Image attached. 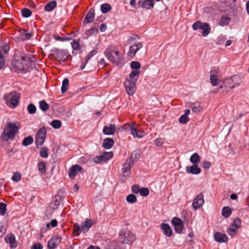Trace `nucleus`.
Returning a JSON list of instances; mask_svg holds the SVG:
<instances>
[{
	"label": "nucleus",
	"instance_id": "obj_1",
	"mask_svg": "<svg viewBox=\"0 0 249 249\" xmlns=\"http://www.w3.org/2000/svg\"><path fill=\"white\" fill-rule=\"evenodd\" d=\"M33 55L28 53L21 55L20 58L13 61L12 65L17 72L22 71L25 73L28 71V70L32 66L33 59Z\"/></svg>",
	"mask_w": 249,
	"mask_h": 249
},
{
	"label": "nucleus",
	"instance_id": "obj_2",
	"mask_svg": "<svg viewBox=\"0 0 249 249\" xmlns=\"http://www.w3.org/2000/svg\"><path fill=\"white\" fill-rule=\"evenodd\" d=\"M19 127L17 126L16 124L13 123H9L6 125L7 132L3 131L1 135V137L3 141H7L9 139H13L16 134L18 132Z\"/></svg>",
	"mask_w": 249,
	"mask_h": 249
},
{
	"label": "nucleus",
	"instance_id": "obj_3",
	"mask_svg": "<svg viewBox=\"0 0 249 249\" xmlns=\"http://www.w3.org/2000/svg\"><path fill=\"white\" fill-rule=\"evenodd\" d=\"M3 98L7 105L15 108L19 103L20 96L18 93L14 91L5 94Z\"/></svg>",
	"mask_w": 249,
	"mask_h": 249
},
{
	"label": "nucleus",
	"instance_id": "obj_4",
	"mask_svg": "<svg viewBox=\"0 0 249 249\" xmlns=\"http://www.w3.org/2000/svg\"><path fill=\"white\" fill-rule=\"evenodd\" d=\"M194 30L198 29L202 30V35L203 36H207L211 32V28L209 24L206 22H202L199 20L196 21L192 26Z\"/></svg>",
	"mask_w": 249,
	"mask_h": 249
},
{
	"label": "nucleus",
	"instance_id": "obj_5",
	"mask_svg": "<svg viewBox=\"0 0 249 249\" xmlns=\"http://www.w3.org/2000/svg\"><path fill=\"white\" fill-rule=\"evenodd\" d=\"M119 235L121 242L123 244H131L136 239L135 234L128 231H121Z\"/></svg>",
	"mask_w": 249,
	"mask_h": 249
},
{
	"label": "nucleus",
	"instance_id": "obj_6",
	"mask_svg": "<svg viewBox=\"0 0 249 249\" xmlns=\"http://www.w3.org/2000/svg\"><path fill=\"white\" fill-rule=\"evenodd\" d=\"M241 84V79L239 76L233 75L228 79H226L224 82V85L225 87L230 89H232L240 86Z\"/></svg>",
	"mask_w": 249,
	"mask_h": 249
},
{
	"label": "nucleus",
	"instance_id": "obj_7",
	"mask_svg": "<svg viewBox=\"0 0 249 249\" xmlns=\"http://www.w3.org/2000/svg\"><path fill=\"white\" fill-rule=\"evenodd\" d=\"M107 58L111 62L117 65L120 63L121 56L119 55V51H114L111 50H107L105 53Z\"/></svg>",
	"mask_w": 249,
	"mask_h": 249
},
{
	"label": "nucleus",
	"instance_id": "obj_8",
	"mask_svg": "<svg viewBox=\"0 0 249 249\" xmlns=\"http://www.w3.org/2000/svg\"><path fill=\"white\" fill-rule=\"evenodd\" d=\"M10 47L7 44L0 46V70L5 66V56L8 53Z\"/></svg>",
	"mask_w": 249,
	"mask_h": 249
},
{
	"label": "nucleus",
	"instance_id": "obj_9",
	"mask_svg": "<svg viewBox=\"0 0 249 249\" xmlns=\"http://www.w3.org/2000/svg\"><path fill=\"white\" fill-rule=\"evenodd\" d=\"M46 133L47 130L45 127H42L38 130L35 138L37 145H42L43 144L46 139Z\"/></svg>",
	"mask_w": 249,
	"mask_h": 249
},
{
	"label": "nucleus",
	"instance_id": "obj_10",
	"mask_svg": "<svg viewBox=\"0 0 249 249\" xmlns=\"http://www.w3.org/2000/svg\"><path fill=\"white\" fill-rule=\"evenodd\" d=\"M136 82L135 80L126 79L124 82L125 90L129 95H132L136 90Z\"/></svg>",
	"mask_w": 249,
	"mask_h": 249
},
{
	"label": "nucleus",
	"instance_id": "obj_11",
	"mask_svg": "<svg viewBox=\"0 0 249 249\" xmlns=\"http://www.w3.org/2000/svg\"><path fill=\"white\" fill-rule=\"evenodd\" d=\"M133 165V162H131V160H128V159L126 160L125 162L123 165L122 169L121 175L123 177H124L125 178L129 177L130 170Z\"/></svg>",
	"mask_w": 249,
	"mask_h": 249
},
{
	"label": "nucleus",
	"instance_id": "obj_12",
	"mask_svg": "<svg viewBox=\"0 0 249 249\" xmlns=\"http://www.w3.org/2000/svg\"><path fill=\"white\" fill-rule=\"evenodd\" d=\"M172 223L174 227L175 231L177 233H181L184 229L182 221L179 218L175 217L172 220Z\"/></svg>",
	"mask_w": 249,
	"mask_h": 249
},
{
	"label": "nucleus",
	"instance_id": "obj_13",
	"mask_svg": "<svg viewBox=\"0 0 249 249\" xmlns=\"http://www.w3.org/2000/svg\"><path fill=\"white\" fill-rule=\"evenodd\" d=\"M67 52L64 50L56 49L53 51V56L58 61H64L67 58Z\"/></svg>",
	"mask_w": 249,
	"mask_h": 249
},
{
	"label": "nucleus",
	"instance_id": "obj_14",
	"mask_svg": "<svg viewBox=\"0 0 249 249\" xmlns=\"http://www.w3.org/2000/svg\"><path fill=\"white\" fill-rule=\"evenodd\" d=\"M204 203V196L202 193L197 195L194 199L192 206L195 210L200 208Z\"/></svg>",
	"mask_w": 249,
	"mask_h": 249
},
{
	"label": "nucleus",
	"instance_id": "obj_15",
	"mask_svg": "<svg viewBox=\"0 0 249 249\" xmlns=\"http://www.w3.org/2000/svg\"><path fill=\"white\" fill-rule=\"evenodd\" d=\"M5 241L6 243L9 244L11 249L16 248L18 245V243L16 240V238L14 234H8L5 237Z\"/></svg>",
	"mask_w": 249,
	"mask_h": 249
},
{
	"label": "nucleus",
	"instance_id": "obj_16",
	"mask_svg": "<svg viewBox=\"0 0 249 249\" xmlns=\"http://www.w3.org/2000/svg\"><path fill=\"white\" fill-rule=\"evenodd\" d=\"M61 241V238L59 236L52 237L48 242V249H55L60 243Z\"/></svg>",
	"mask_w": 249,
	"mask_h": 249
},
{
	"label": "nucleus",
	"instance_id": "obj_17",
	"mask_svg": "<svg viewBox=\"0 0 249 249\" xmlns=\"http://www.w3.org/2000/svg\"><path fill=\"white\" fill-rule=\"evenodd\" d=\"M142 42H139L130 46L127 55L130 57L134 56L137 51L142 48Z\"/></svg>",
	"mask_w": 249,
	"mask_h": 249
},
{
	"label": "nucleus",
	"instance_id": "obj_18",
	"mask_svg": "<svg viewBox=\"0 0 249 249\" xmlns=\"http://www.w3.org/2000/svg\"><path fill=\"white\" fill-rule=\"evenodd\" d=\"M131 131V134L135 138H142L145 135L144 131L142 129H137V124L134 127H132Z\"/></svg>",
	"mask_w": 249,
	"mask_h": 249
},
{
	"label": "nucleus",
	"instance_id": "obj_19",
	"mask_svg": "<svg viewBox=\"0 0 249 249\" xmlns=\"http://www.w3.org/2000/svg\"><path fill=\"white\" fill-rule=\"evenodd\" d=\"M138 5L142 8L150 9L153 7V0H139Z\"/></svg>",
	"mask_w": 249,
	"mask_h": 249
},
{
	"label": "nucleus",
	"instance_id": "obj_20",
	"mask_svg": "<svg viewBox=\"0 0 249 249\" xmlns=\"http://www.w3.org/2000/svg\"><path fill=\"white\" fill-rule=\"evenodd\" d=\"M116 130V126L114 124H110L109 126H105L103 132L105 135H113Z\"/></svg>",
	"mask_w": 249,
	"mask_h": 249
},
{
	"label": "nucleus",
	"instance_id": "obj_21",
	"mask_svg": "<svg viewBox=\"0 0 249 249\" xmlns=\"http://www.w3.org/2000/svg\"><path fill=\"white\" fill-rule=\"evenodd\" d=\"M186 171L188 173L197 175L201 172V169L196 164H193L192 166H187L186 167Z\"/></svg>",
	"mask_w": 249,
	"mask_h": 249
},
{
	"label": "nucleus",
	"instance_id": "obj_22",
	"mask_svg": "<svg viewBox=\"0 0 249 249\" xmlns=\"http://www.w3.org/2000/svg\"><path fill=\"white\" fill-rule=\"evenodd\" d=\"M95 17V11L93 8H91L84 19V23H89L93 21Z\"/></svg>",
	"mask_w": 249,
	"mask_h": 249
},
{
	"label": "nucleus",
	"instance_id": "obj_23",
	"mask_svg": "<svg viewBox=\"0 0 249 249\" xmlns=\"http://www.w3.org/2000/svg\"><path fill=\"white\" fill-rule=\"evenodd\" d=\"M214 240L219 243L226 242L228 238L225 234H222L219 232H216L213 235Z\"/></svg>",
	"mask_w": 249,
	"mask_h": 249
},
{
	"label": "nucleus",
	"instance_id": "obj_24",
	"mask_svg": "<svg viewBox=\"0 0 249 249\" xmlns=\"http://www.w3.org/2000/svg\"><path fill=\"white\" fill-rule=\"evenodd\" d=\"M82 168L78 165H74L69 169V176L71 178H74L78 171L82 170Z\"/></svg>",
	"mask_w": 249,
	"mask_h": 249
},
{
	"label": "nucleus",
	"instance_id": "obj_25",
	"mask_svg": "<svg viewBox=\"0 0 249 249\" xmlns=\"http://www.w3.org/2000/svg\"><path fill=\"white\" fill-rule=\"evenodd\" d=\"M32 36V33H26V30H22V32H21L18 37H17V41H24L27 39H29Z\"/></svg>",
	"mask_w": 249,
	"mask_h": 249
},
{
	"label": "nucleus",
	"instance_id": "obj_26",
	"mask_svg": "<svg viewBox=\"0 0 249 249\" xmlns=\"http://www.w3.org/2000/svg\"><path fill=\"white\" fill-rule=\"evenodd\" d=\"M114 142L112 139L107 138L104 140L102 146L106 149H110L114 145Z\"/></svg>",
	"mask_w": 249,
	"mask_h": 249
},
{
	"label": "nucleus",
	"instance_id": "obj_27",
	"mask_svg": "<svg viewBox=\"0 0 249 249\" xmlns=\"http://www.w3.org/2000/svg\"><path fill=\"white\" fill-rule=\"evenodd\" d=\"M190 113V110L189 109H185L184 114L182 115L179 118L178 121L179 123L182 124H187L189 121L188 115Z\"/></svg>",
	"mask_w": 249,
	"mask_h": 249
},
{
	"label": "nucleus",
	"instance_id": "obj_28",
	"mask_svg": "<svg viewBox=\"0 0 249 249\" xmlns=\"http://www.w3.org/2000/svg\"><path fill=\"white\" fill-rule=\"evenodd\" d=\"M160 227L162 230L164 231V234L167 237H170L172 235V231L168 224L163 223L161 225Z\"/></svg>",
	"mask_w": 249,
	"mask_h": 249
},
{
	"label": "nucleus",
	"instance_id": "obj_29",
	"mask_svg": "<svg viewBox=\"0 0 249 249\" xmlns=\"http://www.w3.org/2000/svg\"><path fill=\"white\" fill-rule=\"evenodd\" d=\"M57 5L55 0H51L48 2L45 6L44 9L45 11L50 12L53 11Z\"/></svg>",
	"mask_w": 249,
	"mask_h": 249
},
{
	"label": "nucleus",
	"instance_id": "obj_30",
	"mask_svg": "<svg viewBox=\"0 0 249 249\" xmlns=\"http://www.w3.org/2000/svg\"><path fill=\"white\" fill-rule=\"evenodd\" d=\"M92 223L90 220L87 219L85 221L81 224V229L83 231L87 232L91 227Z\"/></svg>",
	"mask_w": 249,
	"mask_h": 249
},
{
	"label": "nucleus",
	"instance_id": "obj_31",
	"mask_svg": "<svg viewBox=\"0 0 249 249\" xmlns=\"http://www.w3.org/2000/svg\"><path fill=\"white\" fill-rule=\"evenodd\" d=\"M231 18L226 16H222L218 22L219 25L221 26H227L229 24Z\"/></svg>",
	"mask_w": 249,
	"mask_h": 249
},
{
	"label": "nucleus",
	"instance_id": "obj_32",
	"mask_svg": "<svg viewBox=\"0 0 249 249\" xmlns=\"http://www.w3.org/2000/svg\"><path fill=\"white\" fill-rule=\"evenodd\" d=\"M210 73L211 83L213 86H215L217 85L218 81H219V79L217 78V76L214 74V73H217V71H211Z\"/></svg>",
	"mask_w": 249,
	"mask_h": 249
},
{
	"label": "nucleus",
	"instance_id": "obj_33",
	"mask_svg": "<svg viewBox=\"0 0 249 249\" xmlns=\"http://www.w3.org/2000/svg\"><path fill=\"white\" fill-rule=\"evenodd\" d=\"M189 107L192 108V111L195 113H199L203 108L200 105L196 103H191Z\"/></svg>",
	"mask_w": 249,
	"mask_h": 249
},
{
	"label": "nucleus",
	"instance_id": "obj_34",
	"mask_svg": "<svg viewBox=\"0 0 249 249\" xmlns=\"http://www.w3.org/2000/svg\"><path fill=\"white\" fill-rule=\"evenodd\" d=\"M96 54V51L94 50L91 51L86 57L85 62L84 64L82 63L80 67V70H83L86 64L88 63L89 60L91 58L92 56Z\"/></svg>",
	"mask_w": 249,
	"mask_h": 249
},
{
	"label": "nucleus",
	"instance_id": "obj_35",
	"mask_svg": "<svg viewBox=\"0 0 249 249\" xmlns=\"http://www.w3.org/2000/svg\"><path fill=\"white\" fill-rule=\"evenodd\" d=\"M140 74V70H133L129 74V79L128 80H135L136 82L138 80V77Z\"/></svg>",
	"mask_w": 249,
	"mask_h": 249
},
{
	"label": "nucleus",
	"instance_id": "obj_36",
	"mask_svg": "<svg viewBox=\"0 0 249 249\" xmlns=\"http://www.w3.org/2000/svg\"><path fill=\"white\" fill-rule=\"evenodd\" d=\"M190 160L193 164H196L200 161V156L196 153H194L191 156Z\"/></svg>",
	"mask_w": 249,
	"mask_h": 249
},
{
	"label": "nucleus",
	"instance_id": "obj_37",
	"mask_svg": "<svg viewBox=\"0 0 249 249\" xmlns=\"http://www.w3.org/2000/svg\"><path fill=\"white\" fill-rule=\"evenodd\" d=\"M231 209L229 206L224 207L222 211V214L226 218L229 217L231 214Z\"/></svg>",
	"mask_w": 249,
	"mask_h": 249
},
{
	"label": "nucleus",
	"instance_id": "obj_38",
	"mask_svg": "<svg viewBox=\"0 0 249 249\" xmlns=\"http://www.w3.org/2000/svg\"><path fill=\"white\" fill-rule=\"evenodd\" d=\"M33 142H34L33 138L31 136H29L27 137H25L23 139L22 142V144L23 146H28L29 145L32 144L33 143Z\"/></svg>",
	"mask_w": 249,
	"mask_h": 249
},
{
	"label": "nucleus",
	"instance_id": "obj_39",
	"mask_svg": "<svg viewBox=\"0 0 249 249\" xmlns=\"http://www.w3.org/2000/svg\"><path fill=\"white\" fill-rule=\"evenodd\" d=\"M111 9V6L108 3H104L101 6V10L104 14H106Z\"/></svg>",
	"mask_w": 249,
	"mask_h": 249
},
{
	"label": "nucleus",
	"instance_id": "obj_40",
	"mask_svg": "<svg viewBox=\"0 0 249 249\" xmlns=\"http://www.w3.org/2000/svg\"><path fill=\"white\" fill-rule=\"evenodd\" d=\"M140 157V153L138 151H135L131 153L130 158L128 160H131V162H133V164H134V162L139 159Z\"/></svg>",
	"mask_w": 249,
	"mask_h": 249
},
{
	"label": "nucleus",
	"instance_id": "obj_41",
	"mask_svg": "<svg viewBox=\"0 0 249 249\" xmlns=\"http://www.w3.org/2000/svg\"><path fill=\"white\" fill-rule=\"evenodd\" d=\"M39 107L43 111H46L49 109L50 106L45 100H42L39 103Z\"/></svg>",
	"mask_w": 249,
	"mask_h": 249
},
{
	"label": "nucleus",
	"instance_id": "obj_42",
	"mask_svg": "<svg viewBox=\"0 0 249 249\" xmlns=\"http://www.w3.org/2000/svg\"><path fill=\"white\" fill-rule=\"evenodd\" d=\"M69 84V80L67 78H65L62 81V85L61 88V91L62 93L67 91V87Z\"/></svg>",
	"mask_w": 249,
	"mask_h": 249
},
{
	"label": "nucleus",
	"instance_id": "obj_43",
	"mask_svg": "<svg viewBox=\"0 0 249 249\" xmlns=\"http://www.w3.org/2000/svg\"><path fill=\"white\" fill-rule=\"evenodd\" d=\"M37 167L40 173L44 174L46 172V164L44 161L38 163Z\"/></svg>",
	"mask_w": 249,
	"mask_h": 249
},
{
	"label": "nucleus",
	"instance_id": "obj_44",
	"mask_svg": "<svg viewBox=\"0 0 249 249\" xmlns=\"http://www.w3.org/2000/svg\"><path fill=\"white\" fill-rule=\"evenodd\" d=\"M83 231L81 229V227L78 224H75L73 226V234L76 236H78L81 232Z\"/></svg>",
	"mask_w": 249,
	"mask_h": 249
},
{
	"label": "nucleus",
	"instance_id": "obj_45",
	"mask_svg": "<svg viewBox=\"0 0 249 249\" xmlns=\"http://www.w3.org/2000/svg\"><path fill=\"white\" fill-rule=\"evenodd\" d=\"M237 229H236V228H234L231 226L227 230V233L229 234V235L233 237L236 235V231H237Z\"/></svg>",
	"mask_w": 249,
	"mask_h": 249
},
{
	"label": "nucleus",
	"instance_id": "obj_46",
	"mask_svg": "<svg viewBox=\"0 0 249 249\" xmlns=\"http://www.w3.org/2000/svg\"><path fill=\"white\" fill-rule=\"evenodd\" d=\"M27 111L29 114H35L36 111V108L34 104H30L27 107Z\"/></svg>",
	"mask_w": 249,
	"mask_h": 249
},
{
	"label": "nucleus",
	"instance_id": "obj_47",
	"mask_svg": "<svg viewBox=\"0 0 249 249\" xmlns=\"http://www.w3.org/2000/svg\"><path fill=\"white\" fill-rule=\"evenodd\" d=\"M126 201L129 203H134L137 202L136 196L133 194H130L126 197Z\"/></svg>",
	"mask_w": 249,
	"mask_h": 249
},
{
	"label": "nucleus",
	"instance_id": "obj_48",
	"mask_svg": "<svg viewBox=\"0 0 249 249\" xmlns=\"http://www.w3.org/2000/svg\"><path fill=\"white\" fill-rule=\"evenodd\" d=\"M22 16L24 18H28L32 15V11L28 8H25L21 10Z\"/></svg>",
	"mask_w": 249,
	"mask_h": 249
},
{
	"label": "nucleus",
	"instance_id": "obj_49",
	"mask_svg": "<svg viewBox=\"0 0 249 249\" xmlns=\"http://www.w3.org/2000/svg\"><path fill=\"white\" fill-rule=\"evenodd\" d=\"M61 125V122L58 120H53L51 123V125L55 129H58L60 128Z\"/></svg>",
	"mask_w": 249,
	"mask_h": 249
},
{
	"label": "nucleus",
	"instance_id": "obj_50",
	"mask_svg": "<svg viewBox=\"0 0 249 249\" xmlns=\"http://www.w3.org/2000/svg\"><path fill=\"white\" fill-rule=\"evenodd\" d=\"M104 158L105 157H103L102 155H101L98 156H96L94 158H93L92 161L94 163H100L103 161H106Z\"/></svg>",
	"mask_w": 249,
	"mask_h": 249
},
{
	"label": "nucleus",
	"instance_id": "obj_51",
	"mask_svg": "<svg viewBox=\"0 0 249 249\" xmlns=\"http://www.w3.org/2000/svg\"><path fill=\"white\" fill-rule=\"evenodd\" d=\"M241 224V221L240 219H239V218H236L234 219V220L233 221L232 224L231 226L234 228H236V229H238L240 227Z\"/></svg>",
	"mask_w": 249,
	"mask_h": 249
},
{
	"label": "nucleus",
	"instance_id": "obj_52",
	"mask_svg": "<svg viewBox=\"0 0 249 249\" xmlns=\"http://www.w3.org/2000/svg\"><path fill=\"white\" fill-rule=\"evenodd\" d=\"M130 67L134 70H140L141 64L139 62L132 61L131 62Z\"/></svg>",
	"mask_w": 249,
	"mask_h": 249
},
{
	"label": "nucleus",
	"instance_id": "obj_53",
	"mask_svg": "<svg viewBox=\"0 0 249 249\" xmlns=\"http://www.w3.org/2000/svg\"><path fill=\"white\" fill-rule=\"evenodd\" d=\"M48 148L46 147H43L40 151V156L42 158H47L48 157Z\"/></svg>",
	"mask_w": 249,
	"mask_h": 249
},
{
	"label": "nucleus",
	"instance_id": "obj_54",
	"mask_svg": "<svg viewBox=\"0 0 249 249\" xmlns=\"http://www.w3.org/2000/svg\"><path fill=\"white\" fill-rule=\"evenodd\" d=\"M103 157H105L104 159L105 161H107L110 159H111L113 156V152H104L102 154Z\"/></svg>",
	"mask_w": 249,
	"mask_h": 249
},
{
	"label": "nucleus",
	"instance_id": "obj_55",
	"mask_svg": "<svg viewBox=\"0 0 249 249\" xmlns=\"http://www.w3.org/2000/svg\"><path fill=\"white\" fill-rule=\"evenodd\" d=\"M6 213V204L3 202L0 203V213L2 215H5Z\"/></svg>",
	"mask_w": 249,
	"mask_h": 249
},
{
	"label": "nucleus",
	"instance_id": "obj_56",
	"mask_svg": "<svg viewBox=\"0 0 249 249\" xmlns=\"http://www.w3.org/2000/svg\"><path fill=\"white\" fill-rule=\"evenodd\" d=\"M140 194L143 196H147L149 194V189L147 188L142 187L141 188Z\"/></svg>",
	"mask_w": 249,
	"mask_h": 249
},
{
	"label": "nucleus",
	"instance_id": "obj_57",
	"mask_svg": "<svg viewBox=\"0 0 249 249\" xmlns=\"http://www.w3.org/2000/svg\"><path fill=\"white\" fill-rule=\"evenodd\" d=\"M12 179L14 181H19L21 179V174L19 172H16L12 176Z\"/></svg>",
	"mask_w": 249,
	"mask_h": 249
},
{
	"label": "nucleus",
	"instance_id": "obj_58",
	"mask_svg": "<svg viewBox=\"0 0 249 249\" xmlns=\"http://www.w3.org/2000/svg\"><path fill=\"white\" fill-rule=\"evenodd\" d=\"M136 124L134 123L132 124L126 123L123 125V128L125 130L130 129V130L131 131L132 130V127H134Z\"/></svg>",
	"mask_w": 249,
	"mask_h": 249
},
{
	"label": "nucleus",
	"instance_id": "obj_59",
	"mask_svg": "<svg viewBox=\"0 0 249 249\" xmlns=\"http://www.w3.org/2000/svg\"><path fill=\"white\" fill-rule=\"evenodd\" d=\"M71 46L74 50H78L79 49V43L78 41L74 40L71 43Z\"/></svg>",
	"mask_w": 249,
	"mask_h": 249
},
{
	"label": "nucleus",
	"instance_id": "obj_60",
	"mask_svg": "<svg viewBox=\"0 0 249 249\" xmlns=\"http://www.w3.org/2000/svg\"><path fill=\"white\" fill-rule=\"evenodd\" d=\"M140 187L137 185H133L132 187V191L135 194H138V193H140Z\"/></svg>",
	"mask_w": 249,
	"mask_h": 249
},
{
	"label": "nucleus",
	"instance_id": "obj_61",
	"mask_svg": "<svg viewBox=\"0 0 249 249\" xmlns=\"http://www.w3.org/2000/svg\"><path fill=\"white\" fill-rule=\"evenodd\" d=\"M6 229L4 226H0V238L2 237L6 233Z\"/></svg>",
	"mask_w": 249,
	"mask_h": 249
},
{
	"label": "nucleus",
	"instance_id": "obj_62",
	"mask_svg": "<svg viewBox=\"0 0 249 249\" xmlns=\"http://www.w3.org/2000/svg\"><path fill=\"white\" fill-rule=\"evenodd\" d=\"M211 166V162L208 161H204L202 165V167L205 169H209Z\"/></svg>",
	"mask_w": 249,
	"mask_h": 249
},
{
	"label": "nucleus",
	"instance_id": "obj_63",
	"mask_svg": "<svg viewBox=\"0 0 249 249\" xmlns=\"http://www.w3.org/2000/svg\"><path fill=\"white\" fill-rule=\"evenodd\" d=\"M43 246L41 244L37 243L34 244L31 248V249H42Z\"/></svg>",
	"mask_w": 249,
	"mask_h": 249
},
{
	"label": "nucleus",
	"instance_id": "obj_64",
	"mask_svg": "<svg viewBox=\"0 0 249 249\" xmlns=\"http://www.w3.org/2000/svg\"><path fill=\"white\" fill-rule=\"evenodd\" d=\"M97 32H98V29H97L96 28H91L88 31L87 34L89 35H92L93 34H97Z\"/></svg>",
	"mask_w": 249,
	"mask_h": 249
}]
</instances>
